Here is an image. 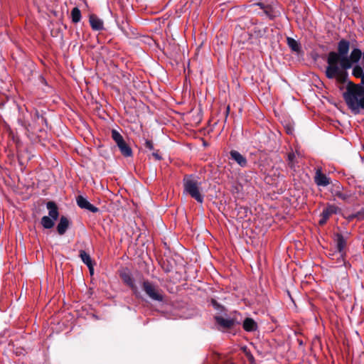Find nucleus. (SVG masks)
Here are the masks:
<instances>
[{"instance_id":"f03ea898","label":"nucleus","mask_w":364,"mask_h":364,"mask_svg":"<svg viewBox=\"0 0 364 364\" xmlns=\"http://www.w3.org/2000/svg\"><path fill=\"white\" fill-rule=\"evenodd\" d=\"M347 106L354 114L364 109V87L352 84L348 85L343 95Z\"/></svg>"},{"instance_id":"f3484780","label":"nucleus","mask_w":364,"mask_h":364,"mask_svg":"<svg viewBox=\"0 0 364 364\" xmlns=\"http://www.w3.org/2000/svg\"><path fill=\"white\" fill-rule=\"evenodd\" d=\"M287 45L291 48L292 51L299 53L301 50V46L300 43L291 37H287Z\"/></svg>"},{"instance_id":"412c9836","label":"nucleus","mask_w":364,"mask_h":364,"mask_svg":"<svg viewBox=\"0 0 364 364\" xmlns=\"http://www.w3.org/2000/svg\"><path fill=\"white\" fill-rule=\"evenodd\" d=\"M122 279L124 282L129 287H131L132 289L134 287V280L129 274H124L122 275Z\"/></svg>"},{"instance_id":"f257e3e1","label":"nucleus","mask_w":364,"mask_h":364,"mask_svg":"<svg viewBox=\"0 0 364 364\" xmlns=\"http://www.w3.org/2000/svg\"><path fill=\"white\" fill-rule=\"evenodd\" d=\"M350 43L346 40H341L338 44V53L330 52L327 57L328 66L326 70V75L329 79L337 78L341 80L343 77V72L340 68L343 58H346L349 51Z\"/></svg>"},{"instance_id":"4468645a","label":"nucleus","mask_w":364,"mask_h":364,"mask_svg":"<svg viewBox=\"0 0 364 364\" xmlns=\"http://www.w3.org/2000/svg\"><path fill=\"white\" fill-rule=\"evenodd\" d=\"M70 225V222L68 219L65 216H61L60 218V221L57 225L58 232L62 235H64L68 228Z\"/></svg>"},{"instance_id":"423d86ee","label":"nucleus","mask_w":364,"mask_h":364,"mask_svg":"<svg viewBox=\"0 0 364 364\" xmlns=\"http://www.w3.org/2000/svg\"><path fill=\"white\" fill-rule=\"evenodd\" d=\"M361 56L362 52L360 49H353L349 56L343 58L340 68L341 70L350 68L353 64L358 63Z\"/></svg>"},{"instance_id":"dca6fc26","label":"nucleus","mask_w":364,"mask_h":364,"mask_svg":"<svg viewBox=\"0 0 364 364\" xmlns=\"http://www.w3.org/2000/svg\"><path fill=\"white\" fill-rule=\"evenodd\" d=\"M242 326L246 331L249 332L255 331L257 328V323L252 318H247L245 319V321H243Z\"/></svg>"},{"instance_id":"a211bd4d","label":"nucleus","mask_w":364,"mask_h":364,"mask_svg":"<svg viewBox=\"0 0 364 364\" xmlns=\"http://www.w3.org/2000/svg\"><path fill=\"white\" fill-rule=\"evenodd\" d=\"M72 21L74 23H78L81 19V12L77 7H75L71 11Z\"/></svg>"},{"instance_id":"6ab92c4d","label":"nucleus","mask_w":364,"mask_h":364,"mask_svg":"<svg viewBox=\"0 0 364 364\" xmlns=\"http://www.w3.org/2000/svg\"><path fill=\"white\" fill-rule=\"evenodd\" d=\"M80 257L82 259V261L87 265H90L91 264H92V260L89 254H87L85 251L84 250H80Z\"/></svg>"},{"instance_id":"bb28decb","label":"nucleus","mask_w":364,"mask_h":364,"mask_svg":"<svg viewBox=\"0 0 364 364\" xmlns=\"http://www.w3.org/2000/svg\"><path fill=\"white\" fill-rule=\"evenodd\" d=\"M212 303L215 307H218L219 306L214 300L212 301Z\"/></svg>"},{"instance_id":"ddd939ff","label":"nucleus","mask_w":364,"mask_h":364,"mask_svg":"<svg viewBox=\"0 0 364 364\" xmlns=\"http://www.w3.org/2000/svg\"><path fill=\"white\" fill-rule=\"evenodd\" d=\"M336 247L341 257H343L344 250L346 246V240L341 234L336 235Z\"/></svg>"},{"instance_id":"7ed1b4c3","label":"nucleus","mask_w":364,"mask_h":364,"mask_svg":"<svg viewBox=\"0 0 364 364\" xmlns=\"http://www.w3.org/2000/svg\"><path fill=\"white\" fill-rule=\"evenodd\" d=\"M183 186L186 193L189 194L197 202L203 203V196L200 191V183L198 180L192 176H187L183 179Z\"/></svg>"},{"instance_id":"5701e85b","label":"nucleus","mask_w":364,"mask_h":364,"mask_svg":"<svg viewBox=\"0 0 364 364\" xmlns=\"http://www.w3.org/2000/svg\"><path fill=\"white\" fill-rule=\"evenodd\" d=\"M144 145L145 147L149 149L150 151L154 149V144L151 140H146Z\"/></svg>"},{"instance_id":"b1692460","label":"nucleus","mask_w":364,"mask_h":364,"mask_svg":"<svg viewBox=\"0 0 364 364\" xmlns=\"http://www.w3.org/2000/svg\"><path fill=\"white\" fill-rule=\"evenodd\" d=\"M152 156L155 158L156 160H158V161H160L162 159L161 156L158 153V151L153 152Z\"/></svg>"},{"instance_id":"f8f14e48","label":"nucleus","mask_w":364,"mask_h":364,"mask_svg":"<svg viewBox=\"0 0 364 364\" xmlns=\"http://www.w3.org/2000/svg\"><path fill=\"white\" fill-rule=\"evenodd\" d=\"M230 157L232 160H234L240 166L245 167L247 164V161L246 158L242 156L237 151L232 150L230 152Z\"/></svg>"},{"instance_id":"39448f33","label":"nucleus","mask_w":364,"mask_h":364,"mask_svg":"<svg viewBox=\"0 0 364 364\" xmlns=\"http://www.w3.org/2000/svg\"><path fill=\"white\" fill-rule=\"evenodd\" d=\"M112 138L116 143L121 154L124 157H130L132 156V150L130 146L124 141L123 136L117 130H112Z\"/></svg>"},{"instance_id":"0eeeda50","label":"nucleus","mask_w":364,"mask_h":364,"mask_svg":"<svg viewBox=\"0 0 364 364\" xmlns=\"http://www.w3.org/2000/svg\"><path fill=\"white\" fill-rule=\"evenodd\" d=\"M143 289L146 294L153 300L161 301L164 296L158 288L149 281L143 283Z\"/></svg>"},{"instance_id":"9b49d317","label":"nucleus","mask_w":364,"mask_h":364,"mask_svg":"<svg viewBox=\"0 0 364 364\" xmlns=\"http://www.w3.org/2000/svg\"><path fill=\"white\" fill-rule=\"evenodd\" d=\"M314 181L318 186H327L329 184V178L322 173L321 168H318L314 176Z\"/></svg>"},{"instance_id":"6e6552de","label":"nucleus","mask_w":364,"mask_h":364,"mask_svg":"<svg viewBox=\"0 0 364 364\" xmlns=\"http://www.w3.org/2000/svg\"><path fill=\"white\" fill-rule=\"evenodd\" d=\"M76 202L77 205L82 209L87 210L92 213H97L98 211V208L91 204L88 200L82 196H78L76 198Z\"/></svg>"},{"instance_id":"9d476101","label":"nucleus","mask_w":364,"mask_h":364,"mask_svg":"<svg viewBox=\"0 0 364 364\" xmlns=\"http://www.w3.org/2000/svg\"><path fill=\"white\" fill-rule=\"evenodd\" d=\"M215 319L217 324L223 328H230L235 324L234 319L228 316H215Z\"/></svg>"},{"instance_id":"aec40b11","label":"nucleus","mask_w":364,"mask_h":364,"mask_svg":"<svg viewBox=\"0 0 364 364\" xmlns=\"http://www.w3.org/2000/svg\"><path fill=\"white\" fill-rule=\"evenodd\" d=\"M353 75L356 77L360 78L364 75L363 68L359 65H355L353 69Z\"/></svg>"},{"instance_id":"cd10ccee","label":"nucleus","mask_w":364,"mask_h":364,"mask_svg":"<svg viewBox=\"0 0 364 364\" xmlns=\"http://www.w3.org/2000/svg\"><path fill=\"white\" fill-rule=\"evenodd\" d=\"M229 110H230V107H229V106H228V107H227V115L228 114Z\"/></svg>"},{"instance_id":"4be33fe9","label":"nucleus","mask_w":364,"mask_h":364,"mask_svg":"<svg viewBox=\"0 0 364 364\" xmlns=\"http://www.w3.org/2000/svg\"><path fill=\"white\" fill-rule=\"evenodd\" d=\"M335 196L343 200H347L350 197V195L348 193H343L340 191H336L335 193Z\"/></svg>"},{"instance_id":"1a4fd4ad","label":"nucleus","mask_w":364,"mask_h":364,"mask_svg":"<svg viewBox=\"0 0 364 364\" xmlns=\"http://www.w3.org/2000/svg\"><path fill=\"white\" fill-rule=\"evenodd\" d=\"M338 208L335 205H328L323 209L321 214V219L319 220L320 225H323L326 223L330 215L336 213L338 211Z\"/></svg>"},{"instance_id":"2eb2a0df","label":"nucleus","mask_w":364,"mask_h":364,"mask_svg":"<svg viewBox=\"0 0 364 364\" xmlns=\"http://www.w3.org/2000/svg\"><path fill=\"white\" fill-rule=\"evenodd\" d=\"M89 21L93 30L100 31L103 28V21L95 15L90 16Z\"/></svg>"},{"instance_id":"a878e982","label":"nucleus","mask_w":364,"mask_h":364,"mask_svg":"<svg viewBox=\"0 0 364 364\" xmlns=\"http://www.w3.org/2000/svg\"><path fill=\"white\" fill-rule=\"evenodd\" d=\"M286 129H287V132L289 134H293V128L290 127H286Z\"/></svg>"},{"instance_id":"393cba45","label":"nucleus","mask_w":364,"mask_h":364,"mask_svg":"<svg viewBox=\"0 0 364 364\" xmlns=\"http://www.w3.org/2000/svg\"><path fill=\"white\" fill-rule=\"evenodd\" d=\"M88 269H89V271H90V274H93L94 273V267H93V263L91 264L90 265H88L87 266Z\"/></svg>"},{"instance_id":"20e7f679","label":"nucleus","mask_w":364,"mask_h":364,"mask_svg":"<svg viewBox=\"0 0 364 364\" xmlns=\"http://www.w3.org/2000/svg\"><path fill=\"white\" fill-rule=\"evenodd\" d=\"M46 207L48 210V215L42 218L41 225L46 229H50L54 226L55 221L59 216V213L58 207L54 202H48Z\"/></svg>"}]
</instances>
